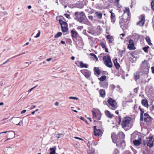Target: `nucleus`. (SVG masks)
Segmentation results:
<instances>
[{"label":"nucleus","mask_w":154,"mask_h":154,"mask_svg":"<svg viewBox=\"0 0 154 154\" xmlns=\"http://www.w3.org/2000/svg\"><path fill=\"white\" fill-rule=\"evenodd\" d=\"M124 14L126 13L127 14L128 17H129L130 19L131 14L130 13L129 8L127 7H125L124 9H123Z\"/></svg>","instance_id":"f3484780"},{"label":"nucleus","mask_w":154,"mask_h":154,"mask_svg":"<svg viewBox=\"0 0 154 154\" xmlns=\"http://www.w3.org/2000/svg\"><path fill=\"white\" fill-rule=\"evenodd\" d=\"M106 38L107 39L109 40V41L110 43H112V42L114 40L113 38L112 37L109 35H108L106 36Z\"/></svg>","instance_id":"4c0bfd02"},{"label":"nucleus","mask_w":154,"mask_h":154,"mask_svg":"<svg viewBox=\"0 0 154 154\" xmlns=\"http://www.w3.org/2000/svg\"><path fill=\"white\" fill-rule=\"evenodd\" d=\"M24 54V53H23V54H19L15 56H14L13 57H18V56H20L22 54Z\"/></svg>","instance_id":"0e129e2a"},{"label":"nucleus","mask_w":154,"mask_h":154,"mask_svg":"<svg viewBox=\"0 0 154 154\" xmlns=\"http://www.w3.org/2000/svg\"><path fill=\"white\" fill-rule=\"evenodd\" d=\"M80 72L87 78H89L91 76V72L87 69L82 70Z\"/></svg>","instance_id":"ddd939ff"},{"label":"nucleus","mask_w":154,"mask_h":154,"mask_svg":"<svg viewBox=\"0 0 154 154\" xmlns=\"http://www.w3.org/2000/svg\"><path fill=\"white\" fill-rule=\"evenodd\" d=\"M116 146L119 148H123L125 146V143L123 140H120L116 143Z\"/></svg>","instance_id":"dca6fc26"},{"label":"nucleus","mask_w":154,"mask_h":154,"mask_svg":"<svg viewBox=\"0 0 154 154\" xmlns=\"http://www.w3.org/2000/svg\"><path fill=\"white\" fill-rule=\"evenodd\" d=\"M110 18L111 22L114 23L116 21V15L114 13H112L111 14Z\"/></svg>","instance_id":"c756f323"},{"label":"nucleus","mask_w":154,"mask_h":154,"mask_svg":"<svg viewBox=\"0 0 154 154\" xmlns=\"http://www.w3.org/2000/svg\"><path fill=\"white\" fill-rule=\"evenodd\" d=\"M94 135L97 137L100 136L102 133V131L97 128L96 126H94Z\"/></svg>","instance_id":"9b49d317"},{"label":"nucleus","mask_w":154,"mask_h":154,"mask_svg":"<svg viewBox=\"0 0 154 154\" xmlns=\"http://www.w3.org/2000/svg\"><path fill=\"white\" fill-rule=\"evenodd\" d=\"M75 16V19L80 22H82L85 19V15L83 12H81L79 13L78 12H75L74 13Z\"/></svg>","instance_id":"39448f33"},{"label":"nucleus","mask_w":154,"mask_h":154,"mask_svg":"<svg viewBox=\"0 0 154 154\" xmlns=\"http://www.w3.org/2000/svg\"><path fill=\"white\" fill-rule=\"evenodd\" d=\"M105 113L106 116L108 118L111 119L113 116V115L111 113L109 110H107L105 111Z\"/></svg>","instance_id":"393cba45"},{"label":"nucleus","mask_w":154,"mask_h":154,"mask_svg":"<svg viewBox=\"0 0 154 154\" xmlns=\"http://www.w3.org/2000/svg\"><path fill=\"white\" fill-rule=\"evenodd\" d=\"M69 98L70 99H73L75 100H78V98L74 97H69Z\"/></svg>","instance_id":"864d4df0"},{"label":"nucleus","mask_w":154,"mask_h":154,"mask_svg":"<svg viewBox=\"0 0 154 154\" xmlns=\"http://www.w3.org/2000/svg\"><path fill=\"white\" fill-rule=\"evenodd\" d=\"M106 76L105 75H103L101 77L98 78V79L101 82H103L106 79Z\"/></svg>","instance_id":"ea45409f"},{"label":"nucleus","mask_w":154,"mask_h":154,"mask_svg":"<svg viewBox=\"0 0 154 154\" xmlns=\"http://www.w3.org/2000/svg\"><path fill=\"white\" fill-rule=\"evenodd\" d=\"M20 123V121L18 118H16L14 119L13 120V123L14 124L17 125H19L20 126H21Z\"/></svg>","instance_id":"bb28decb"},{"label":"nucleus","mask_w":154,"mask_h":154,"mask_svg":"<svg viewBox=\"0 0 154 154\" xmlns=\"http://www.w3.org/2000/svg\"><path fill=\"white\" fill-rule=\"evenodd\" d=\"M151 69L152 70V73H154V66L151 67Z\"/></svg>","instance_id":"69168bd1"},{"label":"nucleus","mask_w":154,"mask_h":154,"mask_svg":"<svg viewBox=\"0 0 154 154\" xmlns=\"http://www.w3.org/2000/svg\"><path fill=\"white\" fill-rule=\"evenodd\" d=\"M99 92L100 97L104 98L106 96L105 90L103 89H101L99 91Z\"/></svg>","instance_id":"5701e85b"},{"label":"nucleus","mask_w":154,"mask_h":154,"mask_svg":"<svg viewBox=\"0 0 154 154\" xmlns=\"http://www.w3.org/2000/svg\"><path fill=\"white\" fill-rule=\"evenodd\" d=\"M152 119L147 113H144L143 116V119H141L140 117V120L141 121L143 120L146 122H150L152 121Z\"/></svg>","instance_id":"9d476101"},{"label":"nucleus","mask_w":154,"mask_h":154,"mask_svg":"<svg viewBox=\"0 0 154 154\" xmlns=\"http://www.w3.org/2000/svg\"><path fill=\"white\" fill-rule=\"evenodd\" d=\"M151 6L152 10L154 11V0H152L151 3Z\"/></svg>","instance_id":"a18cd8bd"},{"label":"nucleus","mask_w":154,"mask_h":154,"mask_svg":"<svg viewBox=\"0 0 154 154\" xmlns=\"http://www.w3.org/2000/svg\"><path fill=\"white\" fill-rule=\"evenodd\" d=\"M113 62L116 69H119L120 67V65L117 62V59H115L113 61Z\"/></svg>","instance_id":"7c9ffc66"},{"label":"nucleus","mask_w":154,"mask_h":154,"mask_svg":"<svg viewBox=\"0 0 154 154\" xmlns=\"http://www.w3.org/2000/svg\"><path fill=\"white\" fill-rule=\"evenodd\" d=\"M139 21L137 23V25L140 26H143L145 21V15L144 14L141 15L139 17Z\"/></svg>","instance_id":"1a4fd4ad"},{"label":"nucleus","mask_w":154,"mask_h":154,"mask_svg":"<svg viewBox=\"0 0 154 154\" xmlns=\"http://www.w3.org/2000/svg\"><path fill=\"white\" fill-rule=\"evenodd\" d=\"M100 85L101 87L104 88H107L108 85V83L106 82H103L100 83Z\"/></svg>","instance_id":"cd10ccee"},{"label":"nucleus","mask_w":154,"mask_h":154,"mask_svg":"<svg viewBox=\"0 0 154 154\" xmlns=\"http://www.w3.org/2000/svg\"><path fill=\"white\" fill-rule=\"evenodd\" d=\"M95 14L97 16L99 19H101L102 17V14L100 12H97L95 13Z\"/></svg>","instance_id":"a19ab883"},{"label":"nucleus","mask_w":154,"mask_h":154,"mask_svg":"<svg viewBox=\"0 0 154 154\" xmlns=\"http://www.w3.org/2000/svg\"><path fill=\"white\" fill-rule=\"evenodd\" d=\"M15 137V134L14 132L13 131H9L8 133L7 134V137L8 138L4 142H6L8 140L11 139Z\"/></svg>","instance_id":"4468645a"},{"label":"nucleus","mask_w":154,"mask_h":154,"mask_svg":"<svg viewBox=\"0 0 154 154\" xmlns=\"http://www.w3.org/2000/svg\"><path fill=\"white\" fill-rule=\"evenodd\" d=\"M26 112V110L25 109H24V110H22L21 112V114H23V113H25Z\"/></svg>","instance_id":"338daca9"},{"label":"nucleus","mask_w":154,"mask_h":154,"mask_svg":"<svg viewBox=\"0 0 154 154\" xmlns=\"http://www.w3.org/2000/svg\"><path fill=\"white\" fill-rule=\"evenodd\" d=\"M146 140L143 141L144 146L146 145L150 148L154 146V138L153 135H150L148 137H146Z\"/></svg>","instance_id":"20e7f679"},{"label":"nucleus","mask_w":154,"mask_h":154,"mask_svg":"<svg viewBox=\"0 0 154 154\" xmlns=\"http://www.w3.org/2000/svg\"><path fill=\"white\" fill-rule=\"evenodd\" d=\"M94 74L95 75L98 76L101 73V71L98 67H94Z\"/></svg>","instance_id":"6ab92c4d"},{"label":"nucleus","mask_w":154,"mask_h":154,"mask_svg":"<svg viewBox=\"0 0 154 154\" xmlns=\"http://www.w3.org/2000/svg\"><path fill=\"white\" fill-rule=\"evenodd\" d=\"M141 138L140 137V136L138 134L134 133H133L132 134L131 137V140L133 141L135 140V139H139Z\"/></svg>","instance_id":"412c9836"},{"label":"nucleus","mask_w":154,"mask_h":154,"mask_svg":"<svg viewBox=\"0 0 154 154\" xmlns=\"http://www.w3.org/2000/svg\"><path fill=\"white\" fill-rule=\"evenodd\" d=\"M119 150L117 148H116L114 150L113 154H119Z\"/></svg>","instance_id":"37998d69"},{"label":"nucleus","mask_w":154,"mask_h":154,"mask_svg":"<svg viewBox=\"0 0 154 154\" xmlns=\"http://www.w3.org/2000/svg\"><path fill=\"white\" fill-rule=\"evenodd\" d=\"M92 115H93V118L94 119V118H96L97 117V114L96 113V112L94 110L92 111Z\"/></svg>","instance_id":"de8ad7c7"},{"label":"nucleus","mask_w":154,"mask_h":154,"mask_svg":"<svg viewBox=\"0 0 154 154\" xmlns=\"http://www.w3.org/2000/svg\"><path fill=\"white\" fill-rule=\"evenodd\" d=\"M133 112H134L136 113L137 114L138 113V111L139 109V108H138L137 107V105H134V107H133Z\"/></svg>","instance_id":"c9c22d12"},{"label":"nucleus","mask_w":154,"mask_h":154,"mask_svg":"<svg viewBox=\"0 0 154 154\" xmlns=\"http://www.w3.org/2000/svg\"><path fill=\"white\" fill-rule=\"evenodd\" d=\"M79 62L81 67L85 68H87L88 67V64H87L84 63L82 61H81Z\"/></svg>","instance_id":"f704fd0d"},{"label":"nucleus","mask_w":154,"mask_h":154,"mask_svg":"<svg viewBox=\"0 0 154 154\" xmlns=\"http://www.w3.org/2000/svg\"><path fill=\"white\" fill-rule=\"evenodd\" d=\"M123 16L124 14H123L122 16L119 17V24L123 29L126 28L130 20L129 17H127L126 19H125Z\"/></svg>","instance_id":"7ed1b4c3"},{"label":"nucleus","mask_w":154,"mask_h":154,"mask_svg":"<svg viewBox=\"0 0 154 154\" xmlns=\"http://www.w3.org/2000/svg\"><path fill=\"white\" fill-rule=\"evenodd\" d=\"M141 103L142 105L148 108L149 104L147 100L146 99H143L141 101Z\"/></svg>","instance_id":"c85d7f7f"},{"label":"nucleus","mask_w":154,"mask_h":154,"mask_svg":"<svg viewBox=\"0 0 154 154\" xmlns=\"http://www.w3.org/2000/svg\"><path fill=\"white\" fill-rule=\"evenodd\" d=\"M150 111L154 114V105H152L150 108Z\"/></svg>","instance_id":"8fccbe9b"},{"label":"nucleus","mask_w":154,"mask_h":154,"mask_svg":"<svg viewBox=\"0 0 154 154\" xmlns=\"http://www.w3.org/2000/svg\"><path fill=\"white\" fill-rule=\"evenodd\" d=\"M52 59V58H50L47 59H46V61H50Z\"/></svg>","instance_id":"774afa93"},{"label":"nucleus","mask_w":154,"mask_h":154,"mask_svg":"<svg viewBox=\"0 0 154 154\" xmlns=\"http://www.w3.org/2000/svg\"><path fill=\"white\" fill-rule=\"evenodd\" d=\"M146 41L147 42L148 44L149 45H152V44L151 42V41L150 38L149 36H146L145 38Z\"/></svg>","instance_id":"58836bf2"},{"label":"nucleus","mask_w":154,"mask_h":154,"mask_svg":"<svg viewBox=\"0 0 154 154\" xmlns=\"http://www.w3.org/2000/svg\"><path fill=\"white\" fill-rule=\"evenodd\" d=\"M62 34V33L60 32H58L57 34H56L54 36V37L55 38H58Z\"/></svg>","instance_id":"49530a36"},{"label":"nucleus","mask_w":154,"mask_h":154,"mask_svg":"<svg viewBox=\"0 0 154 154\" xmlns=\"http://www.w3.org/2000/svg\"><path fill=\"white\" fill-rule=\"evenodd\" d=\"M71 33L72 38H77L78 34L76 31L72 30L71 31Z\"/></svg>","instance_id":"b1692460"},{"label":"nucleus","mask_w":154,"mask_h":154,"mask_svg":"<svg viewBox=\"0 0 154 154\" xmlns=\"http://www.w3.org/2000/svg\"><path fill=\"white\" fill-rule=\"evenodd\" d=\"M119 138H120L121 140H123L125 138V134L122 132H120L118 134Z\"/></svg>","instance_id":"72a5a7b5"},{"label":"nucleus","mask_w":154,"mask_h":154,"mask_svg":"<svg viewBox=\"0 0 154 154\" xmlns=\"http://www.w3.org/2000/svg\"><path fill=\"white\" fill-rule=\"evenodd\" d=\"M138 88H136L134 89V91L135 93H137L138 92Z\"/></svg>","instance_id":"6e6d98bb"},{"label":"nucleus","mask_w":154,"mask_h":154,"mask_svg":"<svg viewBox=\"0 0 154 154\" xmlns=\"http://www.w3.org/2000/svg\"><path fill=\"white\" fill-rule=\"evenodd\" d=\"M56 149V146L50 148V150L51 151L50 152L49 154H55Z\"/></svg>","instance_id":"e433bc0d"},{"label":"nucleus","mask_w":154,"mask_h":154,"mask_svg":"<svg viewBox=\"0 0 154 154\" xmlns=\"http://www.w3.org/2000/svg\"><path fill=\"white\" fill-rule=\"evenodd\" d=\"M110 89L112 91H113L116 88V86L113 84L109 86Z\"/></svg>","instance_id":"c03bdc74"},{"label":"nucleus","mask_w":154,"mask_h":154,"mask_svg":"<svg viewBox=\"0 0 154 154\" xmlns=\"http://www.w3.org/2000/svg\"><path fill=\"white\" fill-rule=\"evenodd\" d=\"M133 143L134 145L138 146L141 144L142 143L141 138L138 139H135L133 141Z\"/></svg>","instance_id":"a211bd4d"},{"label":"nucleus","mask_w":154,"mask_h":154,"mask_svg":"<svg viewBox=\"0 0 154 154\" xmlns=\"http://www.w3.org/2000/svg\"><path fill=\"white\" fill-rule=\"evenodd\" d=\"M100 45L102 47L103 49H104L105 50V51L106 53L109 52L108 48L106 47V45L104 43L102 42L100 43Z\"/></svg>","instance_id":"473e14b6"},{"label":"nucleus","mask_w":154,"mask_h":154,"mask_svg":"<svg viewBox=\"0 0 154 154\" xmlns=\"http://www.w3.org/2000/svg\"><path fill=\"white\" fill-rule=\"evenodd\" d=\"M134 77L135 81L139 79L140 77V72H136L134 74Z\"/></svg>","instance_id":"2f4dec72"},{"label":"nucleus","mask_w":154,"mask_h":154,"mask_svg":"<svg viewBox=\"0 0 154 154\" xmlns=\"http://www.w3.org/2000/svg\"><path fill=\"white\" fill-rule=\"evenodd\" d=\"M75 138L76 139H79L82 140H83L82 138H80L78 137H75Z\"/></svg>","instance_id":"680f3d73"},{"label":"nucleus","mask_w":154,"mask_h":154,"mask_svg":"<svg viewBox=\"0 0 154 154\" xmlns=\"http://www.w3.org/2000/svg\"><path fill=\"white\" fill-rule=\"evenodd\" d=\"M103 60L105 65L109 68L112 67V63L111 61V59L110 57L108 55L104 56Z\"/></svg>","instance_id":"0eeeda50"},{"label":"nucleus","mask_w":154,"mask_h":154,"mask_svg":"<svg viewBox=\"0 0 154 154\" xmlns=\"http://www.w3.org/2000/svg\"><path fill=\"white\" fill-rule=\"evenodd\" d=\"M63 135L62 134H58L56 135V137L58 138H60L61 136H63Z\"/></svg>","instance_id":"603ef678"},{"label":"nucleus","mask_w":154,"mask_h":154,"mask_svg":"<svg viewBox=\"0 0 154 154\" xmlns=\"http://www.w3.org/2000/svg\"><path fill=\"white\" fill-rule=\"evenodd\" d=\"M90 55L96 59L97 60H98V58H97V56L94 53H91L90 54Z\"/></svg>","instance_id":"09e8293b"},{"label":"nucleus","mask_w":154,"mask_h":154,"mask_svg":"<svg viewBox=\"0 0 154 154\" xmlns=\"http://www.w3.org/2000/svg\"><path fill=\"white\" fill-rule=\"evenodd\" d=\"M127 48L130 50H134L136 49L133 41L132 39L129 40V44L128 45Z\"/></svg>","instance_id":"f8f14e48"},{"label":"nucleus","mask_w":154,"mask_h":154,"mask_svg":"<svg viewBox=\"0 0 154 154\" xmlns=\"http://www.w3.org/2000/svg\"><path fill=\"white\" fill-rule=\"evenodd\" d=\"M64 15L65 16V17L67 18H70L69 14H64Z\"/></svg>","instance_id":"4d7b16f0"},{"label":"nucleus","mask_w":154,"mask_h":154,"mask_svg":"<svg viewBox=\"0 0 154 154\" xmlns=\"http://www.w3.org/2000/svg\"><path fill=\"white\" fill-rule=\"evenodd\" d=\"M41 33V32L40 30H38V33L36 35L34 36L35 38H37L40 36V35Z\"/></svg>","instance_id":"3c124183"},{"label":"nucleus","mask_w":154,"mask_h":154,"mask_svg":"<svg viewBox=\"0 0 154 154\" xmlns=\"http://www.w3.org/2000/svg\"><path fill=\"white\" fill-rule=\"evenodd\" d=\"M149 46H147L145 47H143L142 48V49L144 51L145 53H148V49L149 48Z\"/></svg>","instance_id":"79ce46f5"},{"label":"nucleus","mask_w":154,"mask_h":154,"mask_svg":"<svg viewBox=\"0 0 154 154\" xmlns=\"http://www.w3.org/2000/svg\"><path fill=\"white\" fill-rule=\"evenodd\" d=\"M59 23L61 27V29L63 32H66L68 30V24L66 22L61 20H59Z\"/></svg>","instance_id":"6e6552de"},{"label":"nucleus","mask_w":154,"mask_h":154,"mask_svg":"<svg viewBox=\"0 0 154 154\" xmlns=\"http://www.w3.org/2000/svg\"><path fill=\"white\" fill-rule=\"evenodd\" d=\"M132 118L127 116L125 117L122 121L121 125L125 130H128L131 128L133 125Z\"/></svg>","instance_id":"f257e3e1"},{"label":"nucleus","mask_w":154,"mask_h":154,"mask_svg":"<svg viewBox=\"0 0 154 154\" xmlns=\"http://www.w3.org/2000/svg\"><path fill=\"white\" fill-rule=\"evenodd\" d=\"M88 18L89 19L91 20L93 19V17L91 16H88Z\"/></svg>","instance_id":"052dcab7"},{"label":"nucleus","mask_w":154,"mask_h":154,"mask_svg":"<svg viewBox=\"0 0 154 154\" xmlns=\"http://www.w3.org/2000/svg\"><path fill=\"white\" fill-rule=\"evenodd\" d=\"M88 154H94V152H92L91 151L89 150L88 152Z\"/></svg>","instance_id":"bf43d9fd"},{"label":"nucleus","mask_w":154,"mask_h":154,"mask_svg":"<svg viewBox=\"0 0 154 154\" xmlns=\"http://www.w3.org/2000/svg\"><path fill=\"white\" fill-rule=\"evenodd\" d=\"M118 117L119 118V124L121 121V118L119 115H118Z\"/></svg>","instance_id":"5fc2aeb1"},{"label":"nucleus","mask_w":154,"mask_h":154,"mask_svg":"<svg viewBox=\"0 0 154 154\" xmlns=\"http://www.w3.org/2000/svg\"><path fill=\"white\" fill-rule=\"evenodd\" d=\"M108 1L110 3H114V5L119 8L122 7V5L119 3L120 0H108Z\"/></svg>","instance_id":"2eb2a0df"},{"label":"nucleus","mask_w":154,"mask_h":154,"mask_svg":"<svg viewBox=\"0 0 154 154\" xmlns=\"http://www.w3.org/2000/svg\"><path fill=\"white\" fill-rule=\"evenodd\" d=\"M130 55H131L132 57H133L134 58L135 57V54L134 52H132L131 53H130Z\"/></svg>","instance_id":"13d9d810"},{"label":"nucleus","mask_w":154,"mask_h":154,"mask_svg":"<svg viewBox=\"0 0 154 154\" xmlns=\"http://www.w3.org/2000/svg\"><path fill=\"white\" fill-rule=\"evenodd\" d=\"M105 102L106 104L111 110H114L118 107L117 102L115 100L111 97L108 98L107 102Z\"/></svg>","instance_id":"f03ea898"},{"label":"nucleus","mask_w":154,"mask_h":154,"mask_svg":"<svg viewBox=\"0 0 154 154\" xmlns=\"http://www.w3.org/2000/svg\"><path fill=\"white\" fill-rule=\"evenodd\" d=\"M13 152V150L12 148L9 146L6 148L5 152L6 154H11Z\"/></svg>","instance_id":"4be33fe9"},{"label":"nucleus","mask_w":154,"mask_h":154,"mask_svg":"<svg viewBox=\"0 0 154 154\" xmlns=\"http://www.w3.org/2000/svg\"><path fill=\"white\" fill-rule=\"evenodd\" d=\"M111 138L113 142L114 143H116L118 142L117 140V135L116 134L113 133L111 135Z\"/></svg>","instance_id":"aec40b11"},{"label":"nucleus","mask_w":154,"mask_h":154,"mask_svg":"<svg viewBox=\"0 0 154 154\" xmlns=\"http://www.w3.org/2000/svg\"><path fill=\"white\" fill-rule=\"evenodd\" d=\"M139 109L140 110V117L141 119H143V116L144 115V113L145 111L144 109L141 108L140 106H139Z\"/></svg>","instance_id":"a878e982"},{"label":"nucleus","mask_w":154,"mask_h":154,"mask_svg":"<svg viewBox=\"0 0 154 154\" xmlns=\"http://www.w3.org/2000/svg\"><path fill=\"white\" fill-rule=\"evenodd\" d=\"M101 116H97V117L95 118L97 120H99L100 119Z\"/></svg>","instance_id":"e2e57ef3"},{"label":"nucleus","mask_w":154,"mask_h":154,"mask_svg":"<svg viewBox=\"0 0 154 154\" xmlns=\"http://www.w3.org/2000/svg\"><path fill=\"white\" fill-rule=\"evenodd\" d=\"M141 67L144 73L147 74L148 73L149 66L146 60H145L142 62Z\"/></svg>","instance_id":"423d86ee"}]
</instances>
